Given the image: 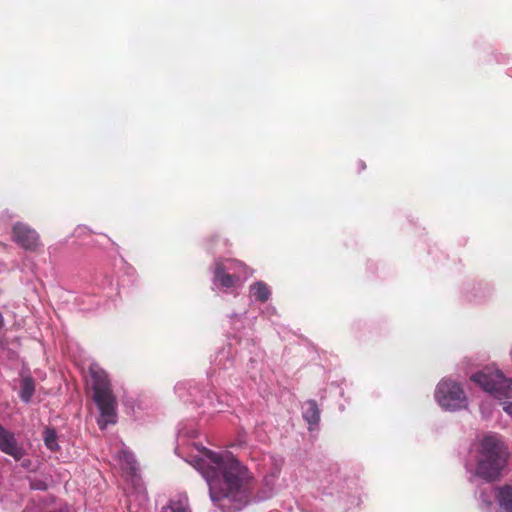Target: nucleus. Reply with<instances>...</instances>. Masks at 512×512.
<instances>
[{
	"mask_svg": "<svg viewBox=\"0 0 512 512\" xmlns=\"http://www.w3.org/2000/svg\"><path fill=\"white\" fill-rule=\"evenodd\" d=\"M250 292L254 298L261 303L267 302L271 295L268 285L262 281H258L251 285Z\"/></svg>",
	"mask_w": 512,
	"mask_h": 512,
	"instance_id": "nucleus-11",
	"label": "nucleus"
},
{
	"mask_svg": "<svg viewBox=\"0 0 512 512\" xmlns=\"http://www.w3.org/2000/svg\"><path fill=\"white\" fill-rule=\"evenodd\" d=\"M509 453L502 440L496 435L483 438L480 447V458L477 474L489 481L496 480L505 467Z\"/></svg>",
	"mask_w": 512,
	"mask_h": 512,
	"instance_id": "nucleus-3",
	"label": "nucleus"
},
{
	"mask_svg": "<svg viewBox=\"0 0 512 512\" xmlns=\"http://www.w3.org/2000/svg\"><path fill=\"white\" fill-rule=\"evenodd\" d=\"M89 374L91 376L93 401L100 412L97 424L101 430H104L109 424L116 423L117 400L106 371L98 365L92 364L89 367Z\"/></svg>",
	"mask_w": 512,
	"mask_h": 512,
	"instance_id": "nucleus-2",
	"label": "nucleus"
},
{
	"mask_svg": "<svg viewBox=\"0 0 512 512\" xmlns=\"http://www.w3.org/2000/svg\"><path fill=\"white\" fill-rule=\"evenodd\" d=\"M0 451L19 461L25 454L15 435L0 424Z\"/></svg>",
	"mask_w": 512,
	"mask_h": 512,
	"instance_id": "nucleus-7",
	"label": "nucleus"
},
{
	"mask_svg": "<svg viewBox=\"0 0 512 512\" xmlns=\"http://www.w3.org/2000/svg\"><path fill=\"white\" fill-rule=\"evenodd\" d=\"M193 466L207 481L212 502L223 511L236 512L249 503L253 478L230 452L203 448L202 457L195 458Z\"/></svg>",
	"mask_w": 512,
	"mask_h": 512,
	"instance_id": "nucleus-1",
	"label": "nucleus"
},
{
	"mask_svg": "<svg viewBox=\"0 0 512 512\" xmlns=\"http://www.w3.org/2000/svg\"><path fill=\"white\" fill-rule=\"evenodd\" d=\"M471 380L502 401L503 410L512 415V401H506L512 397V379L506 378L499 370L486 368L473 374Z\"/></svg>",
	"mask_w": 512,
	"mask_h": 512,
	"instance_id": "nucleus-4",
	"label": "nucleus"
},
{
	"mask_svg": "<svg viewBox=\"0 0 512 512\" xmlns=\"http://www.w3.org/2000/svg\"><path fill=\"white\" fill-rule=\"evenodd\" d=\"M162 512H190L188 497L179 496L177 499H172L167 506L163 507Z\"/></svg>",
	"mask_w": 512,
	"mask_h": 512,
	"instance_id": "nucleus-13",
	"label": "nucleus"
},
{
	"mask_svg": "<svg viewBox=\"0 0 512 512\" xmlns=\"http://www.w3.org/2000/svg\"><path fill=\"white\" fill-rule=\"evenodd\" d=\"M44 444L52 452H56L59 449L57 442V434L53 428L46 427L43 432Z\"/></svg>",
	"mask_w": 512,
	"mask_h": 512,
	"instance_id": "nucleus-14",
	"label": "nucleus"
},
{
	"mask_svg": "<svg viewBox=\"0 0 512 512\" xmlns=\"http://www.w3.org/2000/svg\"><path fill=\"white\" fill-rule=\"evenodd\" d=\"M13 241L25 250L35 251L40 246L38 233L23 223H16L12 229Z\"/></svg>",
	"mask_w": 512,
	"mask_h": 512,
	"instance_id": "nucleus-6",
	"label": "nucleus"
},
{
	"mask_svg": "<svg viewBox=\"0 0 512 512\" xmlns=\"http://www.w3.org/2000/svg\"><path fill=\"white\" fill-rule=\"evenodd\" d=\"M214 274L216 281H218L220 285L225 288H232L239 281V276L228 273L226 266L220 261L215 263Z\"/></svg>",
	"mask_w": 512,
	"mask_h": 512,
	"instance_id": "nucleus-8",
	"label": "nucleus"
},
{
	"mask_svg": "<svg viewBox=\"0 0 512 512\" xmlns=\"http://www.w3.org/2000/svg\"><path fill=\"white\" fill-rule=\"evenodd\" d=\"M496 500L501 512H512V486L504 485L499 487Z\"/></svg>",
	"mask_w": 512,
	"mask_h": 512,
	"instance_id": "nucleus-9",
	"label": "nucleus"
},
{
	"mask_svg": "<svg viewBox=\"0 0 512 512\" xmlns=\"http://www.w3.org/2000/svg\"><path fill=\"white\" fill-rule=\"evenodd\" d=\"M303 417L309 424H317L319 422L320 411L316 401L309 400L305 403Z\"/></svg>",
	"mask_w": 512,
	"mask_h": 512,
	"instance_id": "nucleus-12",
	"label": "nucleus"
},
{
	"mask_svg": "<svg viewBox=\"0 0 512 512\" xmlns=\"http://www.w3.org/2000/svg\"><path fill=\"white\" fill-rule=\"evenodd\" d=\"M35 392V382L32 377H23L20 384L19 396L25 403H29Z\"/></svg>",
	"mask_w": 512,
	"mask_h": 512,
	"instance_id": "nucleus-10",
	"label": "nucleus"
},
{
	"mask_svg": "<svg viewBox=\"0 0 512 512\" xmlns=\"http://www.w3.org/2000/svg\"><path fill=\"white\" fill-rule=\"evenodd\" d=\"M226 269L229 271H233V274L240 275L245 274L247 272L248 267L241 261L238 260H228V265Z\"/></svg>",
	"mask_w": 512,
	"mask_h": 512,
	"instance_id": "nucleus-15",
	"label": "nucleus"
},
{
	"mask_svg": "<svg viewBox=\"0 0 512 512\" xmlns=\"http://www.w3.org/2000/svg\"><path fill=\"white\" fill-rule=\"evenodd\" d=\"M435 397L441 407L452 411L463 407L466 400L461 386L448 379H443L439 382Z\"/></svg>",
	"mask_w": 512,
	"mask_h": 512,
	"instance_id": "nucleus-5",
	"label": "nucleus"
}]
</instances>
